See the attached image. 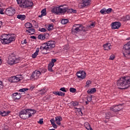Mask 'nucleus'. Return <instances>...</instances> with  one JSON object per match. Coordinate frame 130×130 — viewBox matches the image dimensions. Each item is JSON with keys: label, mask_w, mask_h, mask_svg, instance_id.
I'll list each match as a JSON object with an SVG mask.
<instances>
[{"label": "nucleus", "mask_w": 130, "mask_h": 130, "mask_svg": "<svg viewBox=\"0 0 130 130\" xmlns=\"http://www.w3.org/2000/svg\"><path fill=\"white\" fill-rule=\"evenodd\" d=\"M117 85L121 90H125L130 87V77L122 76L118 80Z\"/></svg>", "instance_id": "nucleus-1"}, {"label": "nucleus", "mask_w": 130, "mask_h": 130, "mask_svg": "<svg viewBox=\"0 0 130 130\" xmlns=\"http://www.w3.org/2000/svg\"><path fill=\"white\" fill-rule=\"evenodd\" d=\"M60 7H63V5L59 6L58 7H54L52 10V13L54 14H56V15H59V14H64L66 12L67 13H77V10H75L73 9H69V8H64L63 9L61 8Z\"/></svg>", "instance_id": "nucleus-2"}, {"label": "nucleus", "mask_w": 130, "mask_h": 130, "mask_svg": "<svg viewBox=\"0 0 130 130\" xmlns=\"http://www.w3.org/2000/svg\"><path fill=\"white\" fill-rule=\"evenodd\" d=\"M55 47V42L53 41H48L42 45L40 47V49L42 51H44L46 50L47 52L46 53L43 52V54H47L49 53L48 51H50L53 48Z\"/></svg>", "instance_id": "nucleus-3"}, {"label": "nucleus", "mask_w": 130, "mask_h": 130, "mask_svg": "<svg viewBox=\"0 0 130 130\" xmlns=\"http://www.w3.org/2000/svg\"><path fill=\"white\" fill-rule=\"evenodd\" d=\"M36 111L32 109H25L19 112V116L22 119H27L35 114Z\"/></svg>", "instance_id": "nucleus-4"}, {"label": "nucleus", "mask_w": 130, "mask_h": 130, "mask_svg": "<svg viewBox=\"0 0 130 130\" xmlns=\"http://www.w3.org/2000/svg\"><path fill=\"white\" fill-rule=\"evenodd\" d=\"M17 4L19 5L22 9H27L30 8L34 5L33 2L31 1L27 0H16Z\"/></svg>", "instance_id": "nucleus-5"}, {"label": "nucleus", "mask_w": 130, "mask_h": 130, "mask_svg": "<svg viewBox=\"0 0 130 130\" xmlns=\"http://www.w3.org/2000/svg\"><path fill=\"white\" fill-rule=\"evenodd\" d=\"M81 31L86 32V31H88V29H85V27L83 25L78 24H74L72 28V32L73 34L79 33V32H81Z\"/></svg>", "instance_id": "nucleus-6"}, {"label": "nucleus", "mask_w": 130, "mask_h": 130, "mask_svg": "<svg viewBox=\"0 0 130 130\" xmlns=\"http://www.w3.org/2000/svg\"><path fill=\"white\" fill-rule=\"evenodd\" d=\"M19 61L20 58L16 57L14 54L10 55L8 57V60H7L8 64L10 66H13V64H15V63H18Z\"/></svg>", "instance_id": "nucleus-7"}, {"label": "nucleus", "mask_w": 130, "mask_h": 130, "mask_svg": "<svg viewBox=\"0 0 130 130\" xmlns=\"http://www.w3.org/2000/svg\"><path fill=\"white\" fill-rule=\"evenodd\" d=\"M5 14L7 16H14L16 14V10L13 7H10L6 9L5 11Z\"/></svg>", "instance_id": "nucleus-8"}, {"label": "nucleus", "mask_w": 130, "mask_h": 130, "mask_svg": "<svg viewBox=\"0 0 130 130\" xmlns=\"http://www.w3.org/2000/svg\"><path fill=\"white\" fill-rule=\"evenodd\" d=\"M15 40H16V38L15 37H11L10 36L1 43L4 45H6L7 44H10V43L13 42V41H15Z\"/></svg>", "instance_id": "nucleus-9"}, {"label": "nucleus", "mask_w": 130, "mask_h": 130, "mask_svg": "<svg viewBox=\"0 0 130 130\" xmlns=\"http://www.w3.org/2000/svg\"><path fill=\"white\" fill-rule=\"evenodd\" d=\"M82 2V3L78 5V7L80 9H83V8H85V7L90 6V4L91 3V0H83Z\"/></svg>", "instance_id": "nucleus-10"}, {"label": "nucleus", "mask_w": 130, "mask_h": 130, "mask_svg": "<svg viewBox=\"0 0 130 130\" xmlns=\"http://www.w3.org/2000/svg\"><path fill=\"white\" fill-rule=\"evenodd\" d=\"M122 109V106L121 105H118L116 106H113L110 108V110L113 111V112H118Z\"/></svg>", "instance_id": "nucleus-11"}, {"label": "nucleus", "mask_w": 130, "mask_h": 130, "mask_svg": "<svg viewBox=\"0 0 130 130\" xmlns=\"http://www.w3.org/2000/svg\"><path fill=\"white\" fill-rule=\"evenodd\" d=\"M41 76V72L39 71L36 70L33 72L31 76V79H34V80H37Z\"/></svg>", "instance_id": "nucleus-12"}, {"label": "nucleus", "mask_w": 130, "mask_h": 130, "mask_svg": "<svg viewBox=\"0 0 130 130\" xmlns=\"http://www.w3.org/2000/svg\"><path fill=\"white\" fill-rule=\"evenodd\" d=\"M49 37V34L46 33L44 34H40L38 36V38L40 39V40H44L46 39V38H48Z\"/></svg>", "instance_id": "nucleus-13"}, {"label": "nucleus", "mask_w": 130, "mask_h": 130, "mask_svg": "<svg viewBox=\"0 0 130 130\" xmlns=\"http://www.w3.org/2000/svg\"><path fill=\"white\" fill-rule=\"evenodd\" d=\"M121 26L120 22H114L111 24L112 29H118Z\"/></svg>", "instance_id": "nucleus-14"}, {"label": "nucleus", "mask_w": 130, "mask_h": 130, "mask_svg": "<svg viewBox=\"0 0 130 130\" xmlns=\"http://www.w3.org/2000/svg\"><path fill=\"white\" fill-rule=\"evenodd\" d=\"M12 97L15 101H18L21 98V94L18 92H15L12 94Z\"/></svg>", "instance_id": "nucleus-15"}, {"label": "nucleus", "mask_w": 130, "mask_h": 130, "mask_svg": "<svg viewBox=\"0 0 130 130\" xmlns=\"http://www.w3.org/2000/svg\"><path fill=\"white\" fill-rule=\"evenodd\" d=\"M55 123L58 124V125H60V122L62 120V118L61 116H56L55 117Z\"/></svg>", "instance_id": "nucleus-16"}, {"label": "nucleus", "mask_w": 130, "mask_h": 130, "mask_svg": "<svg viewBox=\"0 0 130 130\" xmlns=\"http://www.w3.org/2000/svg\"><path fill=\"white\" fill-rule=\"evenodd\" d=\"M10 36H11L10 35H2L0 37L1 43H2L4 41L6 40L8 38L10 37Z\"/></svg>", "instance_id": "nucleus-17"}, {"label": "nucleus", "mask_w": 130, "mask_h": 130, "mask_svg": "<svg viewBox=\"0 0 130 130\" xmlns=\"http://www.w3.org/2000/svg\"><path fill=\"white\" fill-rule=\"evenodd\" d=\"M11 113L10 111H8L6 112V111H2L0 110V115L2 116H7V115H9Z\"/></svg>", "instance_id": "nucleus-18"}, {"label": "nucleus", "mask_w": 130, "mask_h": 130, "mask_svg": "<svg viewBox=\"0 0 130 130\" xmlns=\"http://www.w3.org/2000/svg\"><path fill=\"white\" fill-rule=\"evenodd\" d=\"M112 116H115V115H114L113 113H111V112L106 113L105 118L106 119H109V118H110V117H112Z\"/></svg>", "instance_id": "nucleus-19"}, {"label": "nucleus", "mask_w": 130, "mask_h": 130, "mask_svg": "<svg viewBox=\"0 0 130 130\" xmlns=\"http://www.w3.org/2000/svg\"><path fill=\"white\" fill-rule=\"evenodd\" d=\"M103 46L104 48L105 49V50H109L111 49V48H110V46H111V44L108 43H107L106 44H104Z\"/></svg>", "instance_id": "nucleus-20"}, {"label": "nucleus", "mask_w": 130, "mask_h": 130, "mask_svg": "<svg viewBox=\"0 0 130 130\" xmlns=\"http://www.w3.org/2000/svg\"><path fill=\"white\" fill-rule=\"evenodd\" d=\"M17 19L21 20V21H24L26 19V15L19 14L17 16Z\"/></svg>", "instance_id": "nucleus-21"}, {"label": "nucleus", "mask_w": 130, "mask_h": 130, "mask_svg": "<svg viewBox=\"0 0 130 130\" xmlns=\"http://www.w3.org/2000/svg\"><path fill=\"white\" fill-rule=\"evenodd\" d=\"M53 94L58 95V96H64V95H66V93L61 91H53Z\"/></svg>", "instance_id": "nucleus-22"}, {"label": "nucleus", "mask_w": 130, "mask_h": 130, "mask_svg": "<svg viewBox=\"0 0 130 130\" xmlns=\"http://www.w3.org/2000/svg\"><path fill=\"white\" fill-rule=\"evenodd\" d=\"M41 15L39 16V18H42V17H43V16H46V9H43L41 12Z\"/></svg>", "instance_id": "nucleus-23"}, {"label": "nucleus", "mask_w": 130, "mask_h": 130, "mask_svg": "<svg viewBox=\"0 0 130 130\" xmlns=\"http://www.w3.org/2000/svg\"><path fill=\"white\" fill-rule=\"evenodd\" d=\"M96 92V88H93L88 89L87 91L88 94H94Z\"/></svg>", "instance_id": "nucleus-24"}, {"label": "nucleus", "mask_w": 130, "mask_h": 130, "mask_svg": "<svg viewBox=\"0 0 130 130\" xmlns=\"http://www.w3.org/2000/svg\"><path fill=\"white\" fill-rule=\"evenodd\" d=\"M39 52V48H37L36 52L32 54L31 57L32 58H36L37 55H38V53Z\"/></svg>", "instance_id": "nucleus-25"}, {"label": "nucleus", "mask_w": 130, "mask_h": 130, "mask_svg": "<svg viewBox=\"0 0 130 130\" xmlns=\"http://www.w3.org/2000/svg\"><path fill=\"white\" fill-rule=\"evenodd\" d=\"M11 79H12L11 82L12 83H15L16 82H19V81H21V80L19 78H17V76H13L11 78Z\"/></svg>", "instance_id": "nucleus-26"}, {"label": "nucleus", "mask_w": 130, "mask_h": 130, "mask_svg": "<svg viewBox=\"0 0 130 130\" xmlns=\"http://www.w3.org/2000/svg\"><path fill=\"white\" fill-rule=\"evenodd\" d=\"M84 126L86 128V129L93 130V129H92V127H91V126H90V124L88 122H85L84 123Z\"/></svg>", "instance_id": "nucleus-27"}, {"label": "nucleus", "mask_w": 130, "mask_h": 130, "mask_svg": "<svg viewBox=\"0 0 130 130\" xmlns=\"http://www.w3.org/2000/svg\"><path fill=\"white\" fill-rule=\"evenodd\" d=\"M26 32H28L30 34V35H33L34 33H35V29L34 28H30L27 30H26Z\"/></svg>", "instance_id": "nucleus-28"}, {"label": "nucleus", "mask_w": 130, "mask_h": 130, "mask_svg": "<svg viewBox=\"0 0 130 130\" xmlns=\"http://www.w3.org/2000/svg\"><path fill=\"white\" fill-rule=\"evenodd\" d=\"M54 66V64H51L49 63L48 66V70L49 71V72H53V70H52V68Z\"/></svg>", "instance_id": "nucleus-29"}, {"label": "nucleus", "mask_w": 130, "mask_h": 130, "mask_svg": "<svg viewBox=\"0 0 130 130\" xmlns=\"http://www.w3.org/2000/svg\"><path fill=\"white\" fill-rule=\"evenodd\" d=\"M86 72L84 71H81V78H80L79 79H81V80H84V79L86 78Z\"/></svg>", "instance_id": "nucleus-30"}, {"label": "nucleus", "mask_w": 130, "mask_h": 130, "mask_svg": "<svg viewBox=\"0 0 130 130\" xmlns=\"http://www.w3.org/2000/svg\"><path fill=\"white\" fill-rule=\"evenodd\" d=\"M25 27L27 28V29H30V28H32V24L30 22H27L25 24Z\"/></svg>", "instance_id": "nucleus-31"}, {"label": "nucleus", "mask_w": 130, "mask_h": 130, "mask_svg": "<svg viewBox=\"0 0 130 130\" xmlns=\"http://www.w3.org/2000/svg\"><path fill=\"white\" fill-rule=\"evenodd\" d=\"M46 92V89H45V88H43L39 91V94L40 95H44Z\"/></svg>", "instance_id": "nucleus-32"}, {"label": "nucleus", "mask_w": 130, "mask_h": 130, "mask_svg": "<svg viewBox=\"0 0 130 130\" xmlns=\"http://www.w3.org/2000/svg\"><path fill=\"white\" fill-rule=\"evenodd\" d=\"M123 21H129L130 20V15H127L122 18Z\"/></svg>", "instance_id": "nucleus-33"}, {"label": "nucleus", "mask_w": 130, "mask_h": 130, "mask_svg": "<svg viewBox=\"0 0 130 130\" xmlns=\"http://www.w3.org/2000/svg\"><path fill=\"white\" fill-rule=\"evenodd\" d=\"M69 22V20L67 19H62L61 20V23L63 24V25H65V24L68 23Z\"/></svg>", "instance_id": "nucleus-34"}, {"label": "nucleus", "mask_w": 130, "mask_h": 130, "mask_svg": "<svg viewBox=\"0 0 130 130\" xmlns=\"http://www.w3.org/2000/svg\"><path fill=\"white\" fill-rule=\"evenodd\" d=\"M47 70H46L45 68H41L39 72H41V74H45V73H46Z\"/></svg>", "instance_id": "nucleus-35"}, {"label": "nucleus", "mask_w": 130, "mask_h": 130, "mask_svg": "<svg viewBox=\"0 0 130 130\" xmlns=\"http://www.w3.org/2000/svg\"><path fill=\"white\" fill-rule=\"evenodd\" d=\"M100 13H102V15H105L106 14V9L103 8V9L101 10Z\"/></svg>", "instance_id": "nucleus-36"}, {"label": "nucleus", "mask_w": 130, "mask_h": 130, "mask_svg": "<svg viewBox=\"0 0 130 130\" xmlns=\"http://www.w3.org/2000/svg\"><path fill=\"white\" fill-rule=\"evenodd\" d=\"M53 29V25L52 24H49L48 26L47 30L48 31H51Z\"/></svg>", "instance_id": "nucleus-37"}, {"label": "nucleus", "mask_w": 130, "mask_h": 130, "mask_svg": "<svg viewBox=\"0 0 130 130\" xmlns=\"http://www.w3.org/2000/svg\"><path fill=\"white\" fill-rule=\"evenodd\" d=\"M70 92L71 93H76V92H77V89H76V88L71 87L70 88Z\"/></svg>", "instance_id": "nucleus-38"}, {"label": "nucleus", "mask_w": 130, "mask_h": 130, "mask_svg": "<svg viewBox=\"0 0 130 130\" xmlns=\"http://www.w3.org/2000/svg\"><path fill=\"white\" fill-rule=\"evenodd\" d=\"M112 12V9L111 8H109L107 10L106 9V14H110Z\"/></svg>", "instance_id": "nucleus-39"}, {"label": "nucleus", "mask_w": 130, "mask_h": 130, "mask_svg": "<svg viewBox=\"0 0 130 130\" xmlns=\"http://www.w3.org/2000/svg\"><path fill=\"white\" fill-rule=\"evenodd\" d=\"M82 75V71H79L77 73V76L78 77V79L81 78V76Z\"/></svg>", "instance_id": "nucleus-40"}, {"label": "nucleus", "mask_w": 130, "mask_h": 130, "mask_svg": "<svg viewBox=\"0 0 130 130\" xmlns=\"http://www.w3.org/2000/svg\"><path fill=\"white\" fill-rule=\"evenodd\" d=\"M28 90H29L28 88H21L19 89V92H25L26 91H28Z\"/></svg>", "instance_id": "nucleus-41"}, {"label": "nucleus", "mask_w": 130, "mask_h": 130, "mask_svg": "<svg viewBox=\"0 0 130 130\" xmlns=\"http://www.w3.org/2000/svg\"><path fill=\"white\" fill-rule=\"evenodd\" d=\"M39 31H40V32H46L47 30L45 28H39Z\"/></svg>", "instance_id": "nucleus-42"}, {"label": "nucleus", "mask_w": 130, "mask_h": 130, "mask_svg": "<svg viewBox=\"0 0 130 130\" xmlns=\"http://www.w3.org/2000/svg\"><path fill=\"white\" fill-rule=\"evenodd\" d=\"M17 78V79H19L21 80H23V77L22 76V75H16V77H14V78Z\"/></svg>", "instance_id": "nucleus-43"}, {"label": "nucleus", "mask_w": 130, "mask_h": 130, "mask_svg": "<svg viewBox=\"0 0 130 130\" xmlns=\"http://www.w3.org/2000/svg\"><path fill=\"white\" fill-rule=\"evenodd\" d=\"M94 27H95V23H92L89 25L88 28H94Z\"/></svg>", "instance_id": "nucleus-44"}, {"label": "nucleus", "mask_w": 130, "mask_h": 130, "mask_svg": "<svg viewBox=\"0 0 130 130\" xmlns=\"http://www.w3.org/2000/svg\"><path fill=\"white\" fill-rule=\"evenodd\" d=\"M4 88V82L3 81H0V90L1 89H3Z\"/></svg>", "instance_id": "nucleus-45"}, {"label": "nucleus", "mask_w": 130, "mask_h": 130, "mask_svg": "<svg viewBox=\"0 0 130 130\" xmlns=\"http://www.w3.org/2000/svg\"><path fill=\"white\" fill-rule=\"evenodd\" d=\"M91 82L90 80H88L86 83V87H89L90 84H91Z\"/></svg>", "instance_id": "nucleus-46"}, {"label": "nucleus", "mask_w": 130, "mask_h": 130, "mask_svg": "<svg viewBox=\"0 0 130 130\" xmlns=\"http://www.w3.org/2000/svg\"><path fill=\"white\" fill-rule=\"evenodd\" d=\"M56 61V59H52L51 61L50 62L51 64H54V62Z\"/></svg>", "instance_id": "nucleus-47"}, {"label": "nucleus", "mask_w": 130, "mask_h": 130, "mask_svg": "<svg viewBox=\"0 0 130 130\" xmlns=\"http://www.w3.org/2000/svg\"><path fill=\"white\" fill-rule=\"evenodd\" d=\"M72 104L73 106H78V105H79V103L77 102H73Z\"/></svg>", "instance_id": "nucleus-48"}, {"label": "nucleus", "mask_w": 130, "mask_h": 130, "mask_svg": "<svg viewBox=\"0 0 130 130\" xmlns=\"http://www.w3.org/2000/svg\"><path fill=\"white\" fill-rule=\"evenodd\" d=\"M93 96H88L87 97V100L88 102H90V101H92V98Z\"/></svg>", "instance_id": "nucleus-49"}, {"label": "nucleus", "mask_w": 130, "mask_h": 130, "mask_svg": "<svg viewBox=\"0 0 130 130\" xmlns=\"http://www.w3.org/2000/svg\"><path fill=\"white\" fill-rule=\"evenodd\" d=\"M60 91H62V92H67V90H66V87H61L60 88Z\"/></svg>", "instance_id": "nucleus-50"}, {"label": "nucleus", "mask_w": 130, "mask_h": 130, "mask_svg": "<svg viewBox=\"0 0 130 130\" xmlns=\"http://www.w3.org/2000/svg\"><path fill=\"white\" fill-rule=\"evenodd\" d=\"M52 125V124H54V123H55V121H54V119H51L50 120Z\"/></svg>", "instance_id": "nucleus-51"}, {"label": "nucleus", "mask_w": 130, "mask_h": 130, "mask_svg": "<svg viewBox=\"0 0 130 130\" xmlns=\"http://www.w3.org/2000/svg\"><path fill=\"white\" fill-rule=\"evenodd\" d=\"M114 55H111L110 56V58H109V59H110L111 60H113V59H114Z\"/></svg>", "instance_id": "nucleus-52"}, {"label": "nucleus", "mask_w": 130, "mask_h": 130, "mask_svg": "<svg viewBox=\"0 0 130 130\" xmlns=\"http://www.w3.org/2000/svg\"><path fill=\"white\" fill-rule=\"evenodd\" d=\"M38 123H40V124H42L43 123V119H40L38 122Z\"/></svg>", "instance_id": "nucleus-53"}, {"label": "nucleus", "mask_w": 130, "mask_h": 130, "mask_svg": "<svg viewBox=\"0 0 130 130\" xmlns=\"http://www.w3.org/2000/svg\"><path fill=\"white\" fill-rule=\"evenodd\" d=\"M35 88V86L32 85L31 86L30 88L29 89V91H33V89Z\"/></svg>", "instance_id": "nucleus-54"}, {"label": "nucleus", "mask_w": 130, "mask_h": 130, "mask_svg": "<svg viewBox=\"0 0 130 130\" xmlns=\"http://www.w3.org/2000/svg\"><path fill=\"white\" fill-rule=\"evenodd\" d=\"M75 109H77V111L79 113H82V110H81V109L80 108H75Z\"/></svg>", "instance_id": "nucleus-55"}, {"label": "nucleus", "mask_w": 130, "mask_h": 130, "mask_svg": "<svg viewBox=\"0 0 130 130\" xmlns=\"http://www.w3.org/2000/svg\"><path fill=\"white\" fill-rule=\"evenodd\" d=\"M0 14L1 15H4V14H5L4 13V10L3 9H2V8L0 9Z\"/></svg>", "instance_id": "nucleus-56"}, {"label": "nucleus", "mask_w": 130, "mask_h": 130, "mask_svg": "<svg viewBox=\"0 0 130 130\" xmlns=\"http://www.w3.org/2000/svg\"><path fill=\"white\" fill-rule=\"evenodd\" d=\"M22 44H27V40L25 39L23 41L21 42Z\"/></svg>", "instance_id": "nucleus-57"}, {"label": "nucleus", "mask_w": 130, "mask_h": 130, "mask_svg": "<svg viewBox=\"0 0 130 130\" xmlns=\"http://www.w3.org/2000/svg\"><path fill=\"white\" fill-rule=\"evenodd\" d=\"M52 125L53 127H54V128H57V125H56V124L54 123Z\"/></svg>", "instance_id": "nucleus-58"}, {"label": "nucleus", "mask_w": 130, "mask_h": 130, "mask_svg": "<svg viewBox=\"0 0 130 130\" xmlns=\"http://www.w3.org/2000/svg\"><path fill=\"white\" fill-rule=\"evenodd\" d=\"M30 38H31L32 39H36V37L34 36H30Z\"/></svg>", "instance_id": "nucleus-59"}, {"label": "nucleus", "mask_w": 130, "mask_h": 130, "mask_svg": "<svg viewBox=\"0 0 130 130\" xmlns=\"http://www.w3.org/2000/svg\"><path fill=\"white\" fill-rule=\"evenodd\" d=\"M2 25H3V22L0 21V28L1 27H2Z\"/></svg>", "instance_id": "nucleus-60"}, {"label": "nucleus", "mask_w": 130, "mask_h": 130, "mask_svg": "<svg viewBox=\"0 0 130 130\" xmlns=\"http://www.w3.org/2000/svg\"><path fill=\"white\" fill-rule=\"evenodd\" d=\"M2 64V59H0V65Z\"/></svg>", "instance_id": "nucleus-61"}, {"label": "nucleus", "mask_w": 130, "mask_h": 130, "mask_svg": "<svg viewBox=\"0 0 130 130\" xmlns=\"http://www.w3.org/2000/svg\"><path fill=\"white\" fill-rule=\"evenodd\" d=\"M86 104L87 105V104H89V102H86Z\"/></svg>", "instance_id": "nucleus-62"}, {"label": "nucleus", "mask_w": 130, "mask_h": 130, "mask_svg": "<svg viewBox=\"0 0 130 130\" xmlns=\"http://www.w3.org/2000/svg\"><path fill=\"white\" fill-rule=\"evenodd\" d=\"M130 40V38L126 39V40Z\"/></svg>", "instance_id": "nucleus-63"}, {"label": "nucleus", "mask_w": 130, "mask_h": 130, "mask_svg": "<svg viewBox=\"0 0 130 130\" xmlns=\"http://www.w3.org/2000/svg\"><path fill=\"white\" fill-rule=\"evenodd\" d=\"M49 130H55V129L53 128V129H50Z\"/></svg>", "instance_id": "nucleus-64"}]
</instances>
